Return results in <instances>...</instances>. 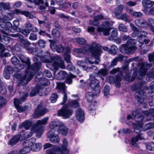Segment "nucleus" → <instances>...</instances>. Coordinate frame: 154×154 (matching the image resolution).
Listing matches in <instances>:
<instances>
[{"label": "nucleus", "mask_w": 154, "mask_h": 154, "mask_svg": "<svg viewBox=\"0 0 154 154\" xmlns=\"http://www.w3.org/2000/svg\"><path fill=\"white\" fill-rule=\"evenodd\" d=\"M21 42L26 49L28 50L31 53L35 54L43 62L47 63L49 62V60L47 57H49L50 54L48 51H47L46 54H45L44 53H42V51L40 48H36L32 49L30 48L29 46L30 45L31 43L27 40L23 39L21 40Z\"/></svg>", "instance_id": "obj_3"}, {"label": "nucleus", "mask_w": 154, "mask_h": 154, "mask_svg": "<svg viewBox=\"0 0 154 154\" xmlns=\"http://www.w3.org/2000/svg\"><path fill=\"white\" fill-rule=\"evenodd\" d=\"M41 66V62L35 63L31 66V68L29 66L26 70L24 74L16 73L14 74V76L19 81L18 85L19 86H23L27 84L32 79L35 74V72L39 70Z\"/></svg>", "instance_id": "obj_2"}, {"label": "nucleus", "mask_w": 154, "mask_h": 154, "mask_svg": "<svg viewBox=\"0 0 154 154\" xmlns=\"http://www.w3.org/2000/svg\"><path fill=\"white\" fill-rule=\"evenodd\" d=\"M58 98V95L56 93L52 94L50 97V100L52 103L55 102Z\"/></svg>", "instance_id": "obj_47"}, {"label": "nucleus", "mask_w": 154, "mask_h": 154, "mask_svg": "<svg viewBox=\"0 0 154 154\" xmlns=\"http://www.w3.org/2000/svg\"><path fill=\"white\" fill-rule=\"evenodd\" d=\"M56 132H48L47 134V136L49 138L50 140L53 143L59 142L60 139L57 136Z\"/></svg>", "instance_id": "obj_21"}, {"label": "nucleus", "mask_w": 154, "mask_h": 154, "mask_svg": "<svg viewBox=\"0 0 154 154\" xmlns=\"http://www.w3.org/2000/svg\"><path fill=\"white\" fill-rule=\"evenodd\" d=\"M142 86V85L139 83L135 85L134 86V89L136 90L135 97L137 100L140 104H142L144 102L145 94L143 90L141 89Z\"/></svg>", "instance_id": "obj_8"}, {"label": "nucleus", "mask_w": 154, "mask_h": 154, "mask_svg": "<svg viewBox=\"0 0 154 154\" xmlns=\"http://www.w3.org/2000/svg\"><path fill=\"white\" fill-rule=\"evenodd\" d=\"M151 64L148 63L147 62H142L138 63L137 66V69H138L139 76L138 79H141L144 76L147 70L152 66Z\"/></svg>", "instance_id": "obj_7"}, {"label": "nucleus", "mask_w": 154, "mask_h": 154, "mask_svg": "<svg viewBox=\"0 0 154 154\" xmlns=\"http://www.w3.org/2000/svg\"><path fill=\"white\" fill-rule=\"evenodd\" d=\"M104 94L105 96H107L109 92V87L108 85L105 86L104 89Z\"/></svg>", "instance_id": "obj_58"}, {"label": "nucleus", "mask_w": 154, "mask_h": 154, "mask_svg": "<svg viewBox=\"0 0 154 154\" xmlns=\"http://www.w3.org/2000/svg\"><path fill=\"white\" fill-rule=\"evenodd\" d=\"M21 32L25 36H27L30 32L26 28L22 30Z\"/></svg>", "instance_id": "obj_64"}, {"label": "nucleus", "mask_w": 154, "mask_h": 154, "mask_svg": "<svg viewBox=\"0 0 154 154\" xmlns=\"http://www.w3.org/2000/svg\"><path fill=\"white\" fill-rule=\"evenodd\" d=\"M11 61L12 63L15 65H17L20 62V61L15 57H13L11 59Z\"/></svg>", "instance_id": "obj_55"}, {"label": "nucleus", "mask_w": 154, "mask_h": 154, "mask_svg": "<svg viewBox=\"0 0 154 154\" xmlns=\"http://www.w3.org/2000/svg\"><path fill=\"white\" fill-rule=\"evenodd\" d=\"M118 48L116 45H112L109 49V53L113 55H115L117 54L116 50Z\"/></svg>", "instance_id": "obj_41"}, {"label": "nucleus", "mask_w": 154, "mask_h": 154, "mask_svg": "<svg viewBox=\"0 0 154 154\" xmlns=\"http://www.w3.org/2000/svg\"><path fill=\"white\" fill-rule=\"evenodd\" d=\"M142 3L144 9L151 8L154 5V2L149 0H143Z\"/></svg>", "instance_id": "obj_27"}, {"label": "nucleus", "mask_w": 154, "mask_h": 154, "mask_svg": "<svg viewBox=\"0 0 154 154\" xmlns=\"http://www.w3.org/2000/svg\"><path fill=\"white\" fill-rule=\"evenodd\" d=\"M58 131H56V132L57 134L58 132L61 133L62 134L66 135L67 134L68 129L67 127L62 123L59 128H58Z\"/></svg>", "instance_id": "obj_24"}, {"label": "nucleus", "mask_w": 154, "mask_h": 154, "mask_svg": "<svg viewBox=\"0 0 154 154\" xmlns=\"http://www.w3.org/2000/svg\"><path fill=\"white\" fill-rule=\"evenodd\" d=\"M76 117L79 121L82 122L84 119V112L81 108L78 109L75 112Z\"/></svg>", "instance_id": "obj_22"}, {"label": "nucleus", "mask_w": 154, "mask_h": 154, "mask_svg": "<svg viewBox=\"0 0 154 154\" xmlns=\"http://www.w3.org/2000/svg\"><path fill=\"white\" fill-rule=\"evenodd\" d=\"M122 74L120 73L119 74L117 75L115 78L112 76L108 77L107 81L111 84H113L115 83L116 87H119L121 84L120 82L122 80Z\"/></svg>", "instance_id": "obj_15"}, {"label": "nucleus", "mask_w": 154, "mask_h": 154, "mask_svg": "<svg viewBox=\"0 0 154 154\" xmlns=\"http://www.w3.org/2000/svg\"><path fill=\"white\" fill-rule=\"evenodd\" d=\"M9 33L8 35H6L5 34L2 33L3 34V38H2L1 35L0 34V41H1V42L4 43H6L7 44V43H6V42H8L9 41V37L7 36L8 35H9L11 36L15 37H18L19 36V34H9ZM0 50L2 52H3L5 50L4 46L1 43H0Z\"/></svg>", "instance_id": "obj_16"}, {"label": "nucleus", "mask_w": 154, "mask_h": 154, "mask_svg": "<svg viewBox=\"0 0 154 154\" xmlns=\"http://www.w3.org/2000/svg\"><path fill=\"white\" fill-rule=\"evenodd\" d=\"M130 26L134 31L133 33L131 34V36L133 37H136L137 35V33L139 32L138 29L132 23H130Z\"/></svg>", "instance_id": "obj_39"}, {"label": "nucleus", "mask_w": 154, "mask_h": 154, "mask_svg": "<svg viewBox=\"0 0 154 154\" xmlns=\"http://www.w3.org/2000/svg\"><path fill=\"white\" fill-rule=\"evenodd\" d=\"M48 111V109L41 104L39 105L34 111V117L37 118L42 116Z\"/></svg>", "instance_id": "obj_14"}, {"label": "nucleus", "mask_w": 154, "mask_h": 154, "mask_svg": "<svg viewBox=\"0 0 154 154\" xmlns=\"http://www.w3.org/2000/svg\"><path fill=\"white\" fill-rule=\"evenodd\" d=\"M113 23V22L111 21H104L102 24V27H97V30L98 32H102L104 35H108L111 29V28L110 27L112 25Z\"/></svg>", "instance_id": "obj_9"}, {"label": "nucleus", "mask_w": 154, "mask_h": 154, "mask_svg": "<svg viewBox=\"0 0 154 154\" xmlns=\"http://www.w3.org/2000/svg\"><path fill=\"white\" fill-rule=\"evenodd\" d=\"M136 41L130 39L128 40L126 44L122 45L120 47V51L124 54H132L134 53L137 49Z\"/></svg>", "instance_id": "obj_4"}, {"label": "nucleus", "mask_w": 154, "mask_h": 154, "mask_svg": "<svg viewBox=\"0 0 154 154\" xmlns=\"http://www.w3.org/2000/svg\"><path fill=\"white\" fill-rule=\"evenodd\" d=\"M107 70L105 69H102L99 70L97 73V76H99L100 78L105 76L107 74Z\"/></svg>", "instance_id": "obj_38"}, {"label": "nucleus", "mask_w": 154, "mask_h": 154, "mask_svg": "<svg viewBox=\"0 0 154 154\" xmlns=\"http://www.w3.org/2000/svg\"><path fill=\"white\" fill-rule=\"evenodd\" d=\"M32 125V122L28 120H26L20 124L19 127L20 128H24L28 129Z\"/></svg>", "instance_id": "obj_34"}, {"label": "nucleus", "mask_w": 154, "mask_h": 154, "mask_svg": "<svg viewBox=\"0 0 154 154\" xmlns=\"http://www.w3.org/2000/svg\"><path fill=\"white\" fill-rule=\"evenodd\" d=\"M89 79L90 83L89 85L93 90L96 91V93H99L100 89L99 88V81L95 77V76L93 75H90Z\"/></svg>", "instance_id": "obj_12"}, {"label": "nucleus", "mask_w": 154, "mask_h": 154, "mask_svg": "<svg viewBox=\"0 0 154 154\" xmlns=\"http://www.w3.org/2000/svg\"><path fill=\"white\" fill-rule=\"evenodd\" d=\"M28 95V93H24L23 96L20 98V100L14 99V104L18 112H21L25 111V108L23 107L20 106L19 105L26 100Z\"/></svg>", "instance_id": "obj_11"}, {"label": "nucleus", "mask_w": 154, "mask_h": 154, "mask_svg": "<svg viewBox=\"0 0 154 154\" xmlns=\"http://www.w3.org/2000/svg\"><path fill=\"white\" fill-rule=\"evenodd\" d=\"M33 133V132H32L31 130L30 132H26L24 134V137L25 139L28 138L32 136Z\"/></svg>", "instance_id": "obj_63"}, {"label": "nucleus", "mask_w": 154, "mask_h": 154, "mask_svg": "<svg viewBox=\"0 0 154 154\" xmlns=\"http://www.w3.org/2000/svg\"><path fill=\"white\" fill-rule=\"evenodd\" d=\"M103 18V16L102 15H97L94 17L93 21L91 20L89 21V24L95 26H96L99 23L98 21L99 20H102Z\"/></svg>", "instance_id": "obj_28"}, {"label": "nucleus", "mask_w": 154, "mask_h": 154, "mask_svg": "<svg viewBox=\"0 0 154 154\" xmlns=\"http://www.w3.org/2000/svg\"><path fill=\"white\" fill-rule=\"evenodd\" d=\"M128 12L130 14L136 17H139L142 16L143 14L140 12L134 11L132 9H129Z\"/></svg>", "instance_id": "obj_35"}, {"label": "nucleus", "mask_w": 154, "mask_h": 154, "mask_svg": "<svg viewBox=\"0 0 154 154\" xmlns=\"http://www.w3.org/2000/svg\"><path fill=\"white\" fill-rule=\"evenodd\" d=\"M43 74L45 76L48 78H50L52 76L51 73L48 70H45Z\"/></svg>", "instance_id": "obj_61"}, {"label": "nucleus", "mask_w": 154, "mask_h": 154, "mask_svg": "<svg viewBox=\"0 0 154 154\" xmlns=\"http://www.w3.org/2000/svg\"><path fill=\"white\" fill-rule=\"evenodd\" d=\"M25 141L23 143V145L25 146L20 149L19 150V154H26L29 153L31 150L29 146H27L26 143H25Z\"/></svg>", "instance_id": "obj_26"}, {"label": "nucleus", "mask_w": 154, "mask_h": 154, "mask_svg": "<svg viewBox=\"0 0 154 154\" xmlns=\"http://www.w3.org/2000/svg\"><path fill=\"white\" fill-rule=\"evenodd\" d=\"M25 28L30 31L37 32L38 31V29L35 26L32 25L30 23H28L25 26Z\"/></svg>", "instance_id": "obj_33"}, {"label": "nucleus", "mask_w": 154, "mask_h": 154, "mask_svg": "<svg viewBox=\"0 0 154 154\" xmlns=\"http://www.w3.org/2000/svg\"><path fill=\"white\" fill-rule=\"evenodd\" d=\"M134 22L135 24L140 27L146 28L149 25V24L143 19H137Z\"/></svg>", "instance_id": "obj_20"}, {"label": "nucleus", "mask_w": 154, "mask_h": 154, "mask_svg": "<svg viewBox=\"0 0 154 154\" xmlns=\"http://www.w3.org/2000/svg\"><path fill=\"white\" fill-rule=\"evenodd\" d=\"M57 76L58 77L59 79L62 80L67 77L68 74L65 71H61L58 72Z\"/></svg>", "instance_id": "obj_37"}, {"label": "nucleus", "mask_w": 154, "mask_h": 154, "mask_svg": "<svg viewBox=\"0 0 154 154\" xmlns=\"http://www.w3.org/2000/svg\"><path fill=\"white\" fill-rule=\"evenodd\" d=\"M123 6L122 5H120L116 8L114 11V13L115 17L117 18H119L120 14L122 12Z\"/></svg>", "instance_id": "obj_32"}, {"label": "nucleus", "mask_w": 154, "mask_h": 154, "mask_svg": "<svg viewBox=\"0 0 154 154\" xmlns=\"http://www.w3.org/2000/svg\"><path fill=\"white\" fill-rule=\"evenodd\" d=\"M29 39L32 41L37 40V35L33 32L31 33L29 35Z\"/></svg>", "instance_id": "obj_53"}, {"label": "nucleus", "mask_w": 154, "mask_h": 154, "mask_svg": "<svg viewBox=\"0 0 154 154\" xmlns=\"http://www.w3.org/2000/svg\"><path fill=\"white\" fill-rule=\"evenodd\" d=\"M63 144L61 148L54 146L52 149L47 150L46 153L48 154H68L69 151L67 149L68 142L65 139L63 140Z\"/></svg>", "instance_id": "obj_5"}, {"label": "nucleus", "mask_w": 154, "mask_h": 154, "mask_svg": "<svg viewBox=\"0 0 154 154\" xmlns=\"http://www.w3.org/2000/svg\"><path fill=\"white\" fill-rule=\"evenodd\" d=\"M73 113V110L69 108L68 106L66 104L58 111V115L62 116L63 119H66L69 118Z\"/></svg>", "instance_id": "obj_10"}, {"label": "nucleus", "mask_w": 154, "mask_h": 154, "mask_svg": "<svg viewBox=\"0 0 154 154\" xmlns=\"http://www.w3.org/2000/svg\"><path fill=\"white\" fill-rule=\"evenodd\" d=\"M133 126L134 128V131L137 134H138L140 132V128L142 127V125L140 124L139 125H137V124L133 123Z\"/></svg>", "instance_id": "obj_46"}, {"label": "nucleus", "mask_w": 154, "mask_h": 154, "mask_svg": "<svg viewBox=\"0 0 154 154\" xmlns=\"http://www.w3.org/2000/svg\"><path fill=\"white\" fill-rule=\"evenodd\" d=\"M94 96V94L92 92H88L86 93V97L89 102H91L93 100Z\"/></svg>", "instance_id": "obj_42"}, {"label": "nucleus", "mask_w": 154, "mask_h": 154, "mask_svg": "<svg viewBox=\"0 0 154 154\" xmlns=\"http://www.w3.org/2000/svg\"><path fill=\"white\" fill-rule=\"evenodd\" d=\"M119 18L124 21H128V17L127 15L126 14L124 13L122 14L120 16Z\"/></svg>", "instance_id": "obj_56"}, {"label": "nucleus", "mask_w": 154, "mask_h": 154, "mask_svg": "<svg viewBox=\"0 0 154 154\" xmlns=\"http://www.w3.org/2000/svg\"><path fill=\"white\" fill-rule=\"evenodd\" d=\"M38 45L41 47L44 48L45 46V42L42 40H39L38 42Z\"/></svg>", "instance_id": "obj_60"}, {"label": "nucleus", "mask_w": 154, "mask_h": 154, "mask_svg": "<svg viewBox=\"0 0 154 154\" xmlns=\"http://www.w3.org/2000/svg\"><path fill=\"white\" fill-rule=\"evenodd\" d=\"M75 41L77 43L81 45H84L86 42V41L84 39L80 37L76 38Z\"/></svg>", "instance_id": "obj_45"}, {"label": "nucleus", "mask_w": 154, "mask_h": 154, "mask_svg": "<svg viewBox=\"0 0 154 154\" xmlns=\"http://www.w3.org/2000/svg\"><path fill=\"white\" fill-rule=\"evenodd\" d=\"M32 139H29L28 140H26L25 141V143H26L27 146H29L31 150L34 151H39L42 147V145L41 144L39 143H34V142H32Z\"/></svg>", "instance_id": "obj_18"}, {"label": "nucleus", "mask_w": 154, "mask_h": 154, "mask_svg": "<svg viewBox=\"0 0 154 154\" xmlns=\"http://www.w3.org/2000/svg\"><path fill=\"white\" fill-rule=\"evenodd\" d=\"M102 46L96 42H93L91 45H86L83 48H75L73 49L74 52L78 53L87 54L88 52L91 53L92 56L94 57L96 60L94 61H91V59L86 57L85 58V62L89 64L95 63L98 64L100 62L99 58L102 52Z\"/></svg>", "instance_id": "obj_1"}, {"label": "nucleus", "mask_w": 154, "mask_h": 154, "mask_svg": "<svg viewBox=\"0 0 154 154\" xmlns=\"http://www.w3.org/2000/svg\"><path fill=\"white\" fill-rule=\"evenodd\" d=\"M57 88L60 90L62 91L63 94H64L63 100L61 103V105L64 104L67 99V95L65 92V84L63 83L58 82L57 83Z\"/></svg>", "instance_id": "obj_19"}, {"label": "nucleus", "mask_w": 154, "mask_h": 154, "mask_svg": "<svg viewBox=\"0 0 154 154\" xmlns=\"http://www.w3.org/2000/svg\"><path fill=\"white\" fill-rule=\"evenodd\" d=\"M146 148L149 150L154 151V142H151L146 145Z\"/></svg>", "instance_id": "obj_52"}, {"label": "nucleus", "mask_w": 154, "mask_h": 154, "mask_svg": "<svg viewBox=\"0 0 154 154\" xmlns=\"http://www.w3.org/2000/svg\"><path fill=\"white\" fill-rule=\"evenodd\" d=\"M20 13L21 14L24 15L26 17H29L30 18H32L33 17V15L30 14L29 12L27 11H21L20 12Z\"/></svg>", "instance_id": "obj_54"}, {"label": "nucleus", "mask_w": 154, "mask_h": 154, "mask_svg": "<svg viewBox=\"0 0 154 154\" xmlns=\"http://www.w3.org/2000/svg\"><path fill=\"white\" fill-rule=\"evenodd\" d=\"M54 61L53 63L54 69L57 71L59 68L62 69L65 68L64 61L61 58L58 56H55L54 57Z\"/></svg>", "instance_id": "obj_17"}, {"label": "nucleus", "mask_w": 154, "mask_h": 154, "mask_svg": "<svg viewBox=\"0 0 154 154\" xmlns=\"http://www.w3.org/2000/svg\"><path fill=\"white\" fill-rule=\"evenodd\" d=\"M62 123L57 121H54L51 123L49 125L51 130L49 132H56V131H54V129L58 127L59 128Z\"/></svg>", "instance_id": "obj_29"}, {"label": "nucleus", "mask_w": 154, "mask_h": 154, "mask_svg": "<svg viewBox=\"0 0 154 154\" xmlns=\"http://www.w3.org/2000/svg\"><path fill=\"white\" fill-rule=\"evenodd\" d=\"M137 34H140L137 38L139 42L141 44H143V39L147 36V33L144 31H139V33H137Z\"/></svg>", "instance_id": "obj_30"}, {"label": "nucleus", "mask_w": 154, "mask_h": 154, "mask_svg": "<svg viewBox=\"0 0 154 154\" xmlns=\"http://www.w3.org/2000/svg\"><path fill=\"white\" fill-rule=\"evenodd\" d=\"M20 136L19 135H15L11 138L9 142V144L11 145H13L16 144L19 141Z\"/></svg>", "instance_id": "obj_36"}, {"label": "nucleus", "mask_w": 154, "mask_h": 154, "mask_svg": "<svg viewBox=\"0 0 154 154\" xmlns=\"http://www.w3.org/2000/svg\"><path fill=\"white\" fill-rule=\"evenodd\" d=\"M49 118L46 117L41 120H38L35 124L31 128L32 132L36 133V136L38 138L40 137L42 135L43 127L42 125H45L48 123Z\"/></svg>", "instance_id": "obj_6"}, {"label": "nucleus", "mask_w": 154, "mask_h": 154, "mask_svg": "<svg viewBox=\"0 0 154 154\" xmlns=\"http://www.w3.org/2000/svg\"><path fill=\"white\" fill-rule=\"evenodd\" d=\"M66 51L64 54V59L66 62L68 63H70V56L69 53L70 51V48L67 47L66 48Z\"/></svg>", "instance_id": "obj_31"}, {"label": "nucleus", "mask_w": 154, "mask_h": 154, "mask_svg": "<svg viewBox=\"0 0 154 154\" xmlns=\"http://www.w3.org/2000/svg\"><path fill=\"white\" fill-rule=\"evenodd\" d=\"M50 46L51 48H55L56 51L60 53L63 52L65 49L64 46L61 45H58L55 46L54 44H51Z\"/></svg>", "instance_id": "obj_25"}, {"label": "nucleus", "mask_w": 154, "mask_h": 154, "mask_svg": "<svg viewBox=\"0 0 154 154\" xmlns=\"http://www.w3.org/2000/svg\"><path fill=\"white\" fill-rule=\"evenodd\" d=\"M69 106L73 108H76L79 106V104L77 100H73L69 102Z\"/></svg>", "instance_id": "obj_43"}, {"label": "nucleus", "mask_w": 154, "mask_h": 154, "mask_svg": "<svg viewBox=\"0 0 154 154\" xmlns=\"http://www.w3.org/2000/svg\"><path fill=\"white\" fill-rule=\"evenodd\" d=\"M144 12L147 15H154V7L151 8L149 11H148L146 9H144Z\"/></svg>", "instance_id": "obj_49"}, {"label": "nucleus", "mask_w": 154, "mask_h": 154, "mask_svg": "<svg viewBox=\"0 0 154 154\" xmlns=\"http://www.w3.org/2000/svg\"><path fill=\"white\" fill-rule=\"evenodd\" d=\"M119 29L121 31L124 32H127V30L125 25L123 24H120L119 26Z\"/></svg>", "instance_id": "obj_59"}, {"label": "nucleus", "mask_w": 154, "mask_h": 154, "mask_svg": "<svg viewBox=\"0 0 154 154\" xmlns=\"http://www.w3.org/2000/svg\"><path fill=\"white\" fill-rule=\"evenodd\" d=\"M18 57L22 63L26 64L27 65V67L29 66L31 63L29 57H26L21 54H19Z\"/></svg>", "instance_id": "obj_23"}, {"label": "nucleus", "mask_w": 154, "mask_h": 154, "mask_svg": "<svg viewBox=\"0 0 154 154\" xmlns=\"http://www.w3.org/2000/svg\"><path fill=\"white\" fill-rule=\"evenodd\" d=\"M52 35L55 38H59L60 36V32L56 29H53L52 31Z\"/></svg>", "instance_id": "obj_44"}, {"label": "nucleus", "mask_w": 154, "mask_h": 154, "mask_svg": "<svg viewBox=\"0 0 154 154\" xmlns=\"http://www.w3.org/2000/svg\"><path fill=\"white\" fill-rule=\"evenodd\" d=\"M1 9L3 8L4 9L8 10L10 8V5L9 3H0Z\"/></svg>", "instance_id": "obj_50"}, {"label": "nucleus", "mask_w": 154, "mask_h": 154, "mask_svg": "<svg viewBox=\"0 0 154 154\" xmlns=\"http://www.w3.org/2000/svg\"><path fill=\"white\" fill-rule=\"evenodd\" d=\"M76 76L75 75H73L72 74H70L69 77H66V83L69 84H71L72 82V79L73 78H75Z\"/></svg>", "instance_id": "obj_51"}, {"label": "nucleus", "mask_w": 154, "mask_h": 154, "mask_svg": "<svg viewBox=\"0 0 154 154\" xmlns=\"http://www.w3.org/2000/svg\"><path fill=\"white\" fill-rule=\"evenodd\" d=\"M142 138L140 134H138L137 136L133 137L131 139V143L134 146H136V142H137L139 140L142 139Z\"/></svg>", "instance_id": "obj_40"}, {"label": "nucleus", "mask_w": 154, "mask_h": 154, "mask_svg": "<svg viewBox=\"0 0 154 154\" xmlns=\"http://www.w3.org/2000/svg\"><path fill=\"white\" fill-rule=\"evenodd\" d=\"M14 71V69L13 67L9 66H8L5 68L4 72L11 74Z\"/></svg>", "instance_id": "obj_48"}, {"label": "nucleus", "mask_w": 154, "mask_h": 154, "mask_svg": "<svg viewBox=\"0 0 154 154\" xmlns=\"http://www.w3.org/2000/svg\"><path fill=\"white\" fill-rule=\"evenodd\" d=\"M6 103V99L0 96V106L5 105Z\"/></svg>", "instance_id": "obj_62"}, {"label": "nucleus", "mask_w": 154, "mask_h": 154, "mask_svg": "<svg viewBox=\"0 0 154 154\" xmlns=\"http://www.w3.org/2000/svg\"><path fill=\"white\" fill-rule=\"evenodd\" d=\"M42 85H37L31 91L29 94L30 96L32 97L35 96L38 92L43 89L42 86H47L50 84V82L48 79L45 78L44 79Z\"/></svg>", "instance_id": "obj_13"}, {"label": "nucleus", "mask_w": 154, "mask_h": 154, "mask_svg": "<svg viewBox=\"0 0 154 154\" xmlns=\"http://www.w3.org/2000/svg\"><path fill=\"white\" fill-rule=\"evenodd\" d=\"M84 62L82 60H79L77 62V65L81 66L83 69L85 70H87L88 68L86 66L83 64Z\"/></svg>", "instance_id": "obj_57"}]
</instances>
